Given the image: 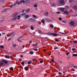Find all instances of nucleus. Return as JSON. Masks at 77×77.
Masks as SVG:
<instances>
[{
    "instance_id": "f257e3e1",
    "label": "nucleus",
    "mask_w": 77,
    "mask_h": 77,
    "mask_svg": "<svg viewBox=\"0 0 77 77\" xmlns=\"http://www.w3.org/2000/svg\"><path fill=\"white\" fill-rule=\"evenodd\" d=\"M2 62L5 63V64H8V62L7 61V60H2Z\"/></svg>"
},
{
    "instance_id": "f03ea898",
    "label": "nucleus",
    "mask_w": 77,
    "mask_h": 77,
    "mask_svg": "<svg viewBox=\"0 0 77 77\" xmlns=\"http://www.w3.org/2000/svg\"><path fill=\"white\" fill-rule=\"evenodd\" d=\"M59 3L60 4H63L64 3V0H60Z\"/></svg>"
},
{
    "instance_id": "7ed1b4c3",
    "label": "nucleus",
    "mask_w": 77,
    "mask_h": 77,
    "mask_svg": "<svg viewBox=\"0 0 77 77\" xmlns=\"http://www.w3.org/2000/svg\"><path fill=\"white\" fill-rule=\"evenodd\" d=\"M19 14V13L18 12H17L16 13H14L13 15V17H16L17 15H18Z\"/></svg>"
},
{
    "instance_id": "20e7f679",
    "label": "nucleus",
    "mask_w": 77,
    "mask_h": 77,
    "mask_svg": "<svg viewBox=\"0 0 77 77\" xmlns=\"http://www.w3.org/2000/svg\"><path fill=\"white\" fill-rule=\"evenodd\" d=\"M70 24L71 26H74V23L72 21H71L70 22Z\"/></svg>"
},
{
    "instance_id": "39448f33",
    "label": "nucleus",
    "mask_w": 77,
    "mask_h": 77,
    "mask_svg": "<svg viewBox=\"0 0 77 77\" xmlns=\"http://www.w3.org/2000/svg\"><path fill=\"white\" fill-rule=\"evenodd\" d=\"M64 14L66 15H68V14H69V12L67 11H65L64 12Z\"/></svg>"
},
{
    "instance_id": "423d86ee",
    "label": "nucleus",
    "mask_w": 77,
    "mask_h": 77,
    "mask_svg": "<svg viewBox=\"0 0 77 77\" xmlns=\"http://www.w3.org/2000/svg\"><path fill=\"white\" fill-rule=\"evenodd\" d=\"M0 65H1V66H3L5 65V63H4L2 61H1L0 63Z\"/></svg>"
},
{
    "instance_id": "0eeeda50",
    "label": "nucleus",
    "mask_w": 77,
    "mask_h": 77,
    "mask_svg": "<svg viewBox=\"0 0 77 77\" xmlns=\"http://www.w3.org/2000/svg\"><path fill=\"white\" fill-rule=\"evenodd\" d=\"M17 17H15L12 18L11 19V20H12V21H15V20H17Z\"/></svg>"
},
{
    "instance_id": "6e6552de",
    "label": "nucleus",
    "mask_w": 77,
    "mask_h": 77,
    "mask_svg": "<svg viewBox=\"0 0 77 77\" xmlns=\"http://www.w3.org/2000/svg\"><path fill=\"white\" fill-rule=\"evenodd\" d=\"M73 9H74V10H77V7L76 5H75L73 6Z\"/></svg>"
},
{
    "instance_id": "1a4fd4ad",
    "label": "nucleus",
    "mask_w": 77,
    "mask_h": 77,
    "mask_svg": "<svg viewBox=\"0 0 77 77\" xmlns=\"http://www.w3.org/2000/svg\"><path fill=\"white\" fill-rule=\"evenodd\" d=\"M60 11H64V8H60Z\"/></svg>"
},
{
    "instance_id": "9d476101",
    "label": "nucleus",
    "mask_w": 77,
    "mask_h": 77,
    "mask_svg": "<svg viewBox=\"0 0 77 77\" xmlns=\"http://www.w3.org/2000/svg\"><path fill=\"white\" fill-rule=\"evenodd\" d=\"M29 17V15H25V19H26L27 18H28V17Z\"/></svg>"
},
{
    "instance_id": "9b49d317",
    "label": "nucleus",
    "mask_w": 77,
    "mask_h": 77,
    "mask_svg": "<svg viewBox=\"0 0 77 77\" xmlns=\"http://www.w3.org/2000/svg\"><path fill=\"white\" fill-rule=\"evenodd\" d=\"M52 35H53L54 36H57V34H55L54 33H53L52 34Z\"/></svg>"
},
{
    "instance_id": "f8f14e48",
    "label": "nucleus",
    "mask_w": 77,
    "mask_h": 77,
    "mask_svg": "<svg viewBox=\"0 0 77 77\" xmlns=\"http://www.w3.org/2000/svg\"><path fill=\"white\" fill-rule=\"evenodd\" d=\"M44 14L45 15V16H47V15H48V12H47L46 13H44Z\"/></svg>"
},
{
    "instance_id": "ddd939ff",
    "label": "nucleus",
    "mask_w": 77,
    "mask_h": 77,
    "mask_svg": "<svg viewBox=\"0 0 77 77\" xmlns=\"http://www.w3.org/2000/svg\"><path fill=\"white\" fill-rule=\"evenodd\" d=\"M38 45V44L36 43V44H33L32 45L33 47H36Z\"/></svg>"
},
{
    "instance_id": "4468645a",
    "label": "nucleus",
    "mask_w": 77,
    "mask_h": 77,
    "mask_svg": "<svg viewBox=\"0 0 77 77\" xmlns=\"http://www.w3.org/2000/svg\"><path fill=\"white\" fill-rule=\"evenodd\" d=\"M23 3H25V1H24V0H21L20 1V3H23Z\"/></svg>"
},
{
    "instance_id": "2eb2a0df",
    "label": "nucleus",
    "mask_w": 77,
    "mask_h": 77,
    "mask_svg": "<svg viewBox=\"0 0 77 77\" xmlns=\"http://www.w3.org/2000/svg\"><path fill=\"white\" fill-rule=\"evenodd\" d=\"M0 47L1 48L3 49L4 48V46L3 45H1L0 46Z\"/></svg>"
},
{
    "instance_id": "dca6fc26",
    "label": "nucleus",
    "mask_w": 77,
    "mask_h": 77,
    "mask_svg": "<svg viewBox=\"0 0 77 77\" xmlns=\"http://www.w3.org/2000/svg\"><path fill=\"white\" fill-rule=\"evenodd\" d=\"M30 11V9H27L26 10V12H29V11Z\"/></svg>"
},
{
    "instance_id": "f3484780",
    "label": "nucleus",
    "mask_w": 77,
    "mask_h": 77,
    "mask_svg": "<svg viewBox=\"0 0 77 77\" xmlns=\"http://www.w3.org/2000/svg\"><path fill=\"white\" fill-rule=\"evenodd\" d=\"M24 69L26 71H28V68L27 67H25L24 68Z\"/></svg>"
},
{
    "instance_id": "a211bd4d",
    "label": "nucleus",
    "mask_w": 77,
    "mask_h": 77,
    "mask_svg": "<svg viewBox=\"0 0 77 77\" xmlns=\"http://www.w3.org/2000/svg\"><path fill=\"white\" fill-rule=\"evenodd\" d=\"M38 33H40V34H42V32H41V30H38Z\"/></svg>"
},
{
    "instance_id": "6ab92c4d",
    "label": "nucleus",
    "mask_w": 77,
    "mask_h": 77,
    "mask_svg": "<svg viewBox=\"0 0 77 77\" xmlns=\"http://www.w3.org/2000/svg\"><path fill=\"white\" fill-rule=\"evenodd\" d=\"M32 60L33 62H35V61H37V60H36V59H33Z\"/></svg>"
},
{
    "instance_id": "aec40b11",
    "label": "nucleus",
    "mask_w": 77,
    "mask_h": 77,
    "mask_svg": "<svg viewBox=\"0 0 77 77\" xmlns=\"http://www.w3.org/2000/svg\"><path fill=\"white\" fill-rule=\"evenodd\" d=\"M28 64H31L32 63V61H28L27 63Z\"/></svg>"
},
{
    "instance_id": "412c9836",
    "label": "nucleus",
    "mask_w": 77,
    "mask_h": 77,
    "mask_svg": "<svg viewBox=\"0 0 77 77\" xmlns=\"http://www.w3.org/2000/svg\"><path fill=\"white\" fill-rule=\"evenodd\" d=\"M72 57H75L76 56L77 57V54H73V55L72 56Z\"/></svg>"
},
{
    "instance_id": "4be33fe9",
    "label": "nucleus",
    "mask_w": 77,
    "mask_h": 77,
    "mask_svg": "<svg viewBox=\"0 0 77 77\" xmlns=\"http://www.w3.org/2000/svg\"><path fill=\"white\" fill-rule=\"evenodd\" d=\"M26 14V13H25L24 14H20L21 16H24V15H25Z\"/></svg>"
},
{
    "instance_id": "5701e85b",
    "label": "nucleus",
    "mask_w": 77,
    "mask_h": 77,
    "mask_svg": "<svg viewBox=\"0 0 77 77\" xmlns=\"http://www.w3.org/2000/svg\"><path fill=\"white\" fill-rule=\"evenodd\" d=\"M41 22L42 23H43V24H44V23H45L44 20L42 19L41 21Z\"/></svg>"
},
{
    "instance_id": "b1692460",
    "label": "nucleus",
    "mask_w": 77,
    "mask_h": 77,
    "mask_svg": "<svg viewBox=\"0 0 77 77\" xmlns=\"http://www.w3.org/2000/svg\"><path fill=\"white\" fill-rule=\"evenodd\" d=\"M32 20H33L32 18H30L29 19V21H32Z\"/></svg>"
},
{
    "instance_id": "393cba45",
    "label": "nucleus",
    "mask_w": 77,
    "mask_h": 77,
    "mask_svg": "<svg viewBox=\"0 0 77 77\" xmlns=\"http://www.w3.org/2000/svg\"><path fill=\"white\" fill-rule=\"evenodd\" d=\"M73 2V0H69V3H71Z\"/></svg>"
},
{
    "instance_id": "a878e982",
    "label": "nucleus",
    "mask_w": 77,
    "mask_h": 77,
    "mask_svg": "<svg viewBox=\"0 0 77 77\" xmlns=\"http://www.w3.org/2000/svg\"><path fill=\"white\" fill-rule=\"evenodd\" d=\"M20 17H21V16L20 15H19L18 16V20H20Z\"/></svg>"
},
{
    "instance_id": "bb28decb",
    "label": "nucleus",
    "mask_w": 77,
    "mask_h": 77,
    "mask_svg": "<svg viewBox=\"0 0 77 77\" xmlns=\"http://www.w3.org/2000/svg\"><path fill=\"white\" fill-rule=\"evenodd\" d=\"M10 70H11V71H13V70H14V68H13V67H11L10 68Z\"/></svg>"
},
{
    "instance_id": "cd10ccee",
    "label": "nucleus",
    "mask_w": 77,
    "mask_h": 77,
    "mask_svg": "<svg viewBox=\"0 0 77 77\" xmlns=\"http://www.w3.org/2000/svg\"><path fill=\"white\" fill-rule=\"evenodd\" d=\"M16 3L17 4V5H20V3L19 2H18V1H16Z\"/></svg>"
},
{
    "instance_id": "c85d7f7f",
    "label": "nucleus",
    "mask_w": 77,
    "mask_h": 77,
    "mask_svg": "<svg viewBox=\"0 0 77 77\" xmlns=\"http://www.w3.org/2000/svg\"><path fill=\"white\" fill-rule=\"evenodd\" d=\"M12 46L14 47H17V45H16V44H15L14 45H13Z\"/></svg>"
},
{
    "instance_id": "c756f323",
    "label": "nucleus",
    "mask_w": 77,
    "mask_h": 77,
    "mask_svg": "<svg viewBox=\"0 0 77 77\" xmlns=\"http://www.w3.org/2000/svg\"><path fill=\"white\" fill-rule=\"evenodd\" d=\"M66 21L65 20H63L62 21V22L63 23H66Z\"/></svg>"
},
{
    "instance_id": "7c9ffc66",
    "label": "nucleus",
    "mask_w": 77,
    "mask_h": 77,
    "mask_svg": "<svg viewBox=\"0 0 77 77\" xmlns=\"http://www.w3.org/2000/svg\"><path fill=\"white\" fill-rule=\"evenodd\" d=\"M30 29L31 30H33V26H30Z\"/></svg>"
},
{
    "instance_id": "2f4dec72",
    "label": "nucleus",
    "mask_w": 77,
    "mask_h": 77,
    "mask_svg": "<svg viewBox=\"0 0 77 77\" xmlns=\"http://www.w3.org/2000/svg\"><path fill=\"white\" fill-rule=\"evenodd\" d=\"M29 53L30 54H33V52L32 51H31L29 52Z\"/></svg>"
},
{
    "instance_id": "473e14b6",
    "label": "nucleus",
    "mask_w": 77,
    "mask_h": 77,
    "mask_svg": "<svg viewBox=\"0 0 77 77\" xmlns=\"http://www.w3.org/2000/svg\"><path fill=\"white\" fill-rule=\"evenodd\" d=\"M5 58H9V56H5Z\"/></svg>"
},
{
    "instance_id": "72a5a7b5",
    "label": "nucleus",
    "mask_w": 77,
    "mask_h": 77,
    "mask_svg": "<svg viewBox=\"0 0 77 77\" xmlns=\"http://www.w3.org/2000/svg\"><path fill=\"white\" fill-rule=\"evenodd\" d=\"M50 27H52V28H53L54 27V26L52 25H51L50 26Z\"/></svg>"
},
{
    "instance_id": "f704fd0d",
    "label": "nucleus",
    "mask_w": 77,
    "mask_h": 77,
    "mask_svg": "<svg viewBox=\"0 0 77 77\" xmlns=\"http://www.w3.org/2000/svg\"><path fill=\"white\" fill-rule=\"evenodd\" d=\"M45 20H46V21H48V20H49V19L47 18H45Z\"/></svg>"
},
{
    "instance_id": "c9c22d12",
    "label": "nucleus",
    "mask_w": 77,
    "mask_h": 77,
    "mask_svg": "<svg viewBox=\"0 0 77 77\" xmlns=\"http://www.w3.org/2000/svg\"><path fill=\"white\" fill-rule=\"evenodd\" d=\"M13 6H14V5H12L10 6V8H12V7H13Z\"/></svg>"
},
{
    "instance_id": "e433bc0d",
    "label": "nucleus",
    "mask_w": 77,
    "mask_h": 77,
    "mask_svg": "<svg viewBox=\"0 0 77 77\" xmlns=\"http://www.w3.org/2000/svg\"><path fill=\"white\" fill-rule=\"evenodd\" d=\"M76 50V48H72V51H75Z\"/></svg>"
},
{
    "instance_id": "4c0bfd02",
    "label": "nucleus",
    "mask_w": 77,
    "mask_h": 77,
    "mask_svg": "<svg viewBox=\"0 0 77 77\" xmlns=\"http://www.w3.org/2000/svg\"><path fill=\"white\" fill-rule=\"evenodd\" d=\"M51 61L53 63H54V60H53V59H51Z\"/></svg>"
},
{
    "instance_id": "58836bf2",
    "label": "nucleus",
    "mask_w": 77,
    "mask_h": 77,
    "mask_svg": "<svg viewBox=\"0 0 77 77\" xmlns=\"http://www.w3.org/2000/svg\"><path fill=\"white\" fill-rule=\"evenodd\" d=\"M32 16L33 17H34V18H36L37 17L36 16H35L34 14H33Z\"/></svg>"
},
{
    "instance_id": "ea45409f",
    "label": "nucleus",
    "mask_w": 77,
    "mask_h": 77,
    "mask_svg": "<svg viewBox=\"0 0 77 77\" xmlns=\"http://www.w3.org/2000/svg\"><path fill=\"white\" fill-rule=\"evenodd\" d=\"M33 50H34V51H38V49L37 48L34 49H33Z\"/></svg>"
},
{
    "instance_id": "a19ab883",
    "label": "nucleus",
    "mask_w": 77,
    "mask_h": 77,
    "mask_svg": "<svg viewBox=\"0 0 77 77\" xmlns=\"http://www.w3.org/2000/svg\"><path fill=\"white\" fill-rule=\"evenodd\" d=\"M59 20H60V21H61V20H62V18H60V17L58 18Z\"/></svg>"
},
{
    "instance_id": "79ce46f5",
    "label": "nucleus",
    "mask_w": 77,
    "mask_h": 77,
    "mask_svg": "<svg viewBox=\"0 0 77 77\" xmlns=\"http://www.w3.org/2000/svg\"><path fill=\"white\" fill-rule=\"evenodd\" d=\"M8 8H6L4 10V11L5 12H6V11H7V10H8Z\"/></svg>"
},
{
    "instance_id": "37998d69",
    "label": "nucleus",
    "mask_w": 77,
    "mask_h": 77,
    "mask_svg": "<svg viewBox=\"0 0 77 77\" xmlns=\"http://www.w3.org/2000/svg\"><path fill=\"white\" fill-rule=\"evenodd\" d=\"M58 74L60 75H62V73H61V72H59Z\"/></svg>"
},
{
    "instance_id": "c03bdc74",
    "label": "nucleus",
    "mask_w": 77,
    "mask_h": 77,
    "mask_svg": "<svg viewBox=\"0 0 77 77\" xmlns=\"http://www.w3.org/2000/svg\"><path fill=\"white\" fill-rule=\"evenodd\" d=\"M13 34H14L13 33H11L9 35L10 36H11V35H13Z\"/></svg>"
},
{
    "instance_id": "a18cd8bd",
    "label": "nucleus",
    "mask_w": 77,
    "mask_h": 77,
    "mask_svg": "<svg viewBox=\"0 0 77 77\" xmlns=\"http://www.w3.org/2000/svg\"><path fill=\"white\" fill-rule=\"evenodd\" d=\"M21 64L23 65H24V62H22Z\"/></svg>"
},
{
    "instance_id": "49530a36",
    "label": "nucleus",
    "mask_w": 77,
    "mask_h": 77,
    "mask_svg": "<svg viewBox=\"0 0 77 77\" xmlns=\"http://www.w3.org/2000/svg\"><path fill=\"white\" fill-rule=\"evenodd\" d=\"M24 11H25V10H23L22 11V13H24Z\"/></svg>"
},
{
    "instance_id": "de8ad7c7",
    "label": "nucleus",
    "mask_w": 77,
    "mask_h": 77,
    "mask_svg": "<svg viewBox=\"0 0 77 77\" xmlns=\"http://www.w3.org/2000/svg\"><path fill=\"white\" fill-rule=\"evenodd\" d=\"M37 6H38V5H37L35 4L34 5V7H37Z\"/></svg>"
},
{
    "instance_id": "09e8293b",
    "label": "nucleus",
    "mask_w": 77,
    "mask_h": 77,
    "mask_svg": "<svg viewBox=\"0 0 77 77\" xmlns=\"http://www.w3.org/2000/svg\"><path fill=\"white\" fill-rule=\"evenodd\" d=\"M55 41L57 42H59V40H58V39H55Z\"/></svg>"
},
{
    "instance_id": "8fccbe9b",
    "label": "nucleus",
    "mask_w": 77,
    "mask_h": 77,
    "mask_svg": "<svg viewBox=\"0 0 77 77\" xmlns=\"http://www.w3.org/2000/svg\"><path fill=\"white\" fill-rule=\"evenodd\" d=\"M73 42L74 43H77V41H73Z\"/></svg>"
},
{
    "instance_id": "3c124183",
    "label": "nucleus",
    "mask_w": 77,
    "mask_h": 77,
    "mask_svg": "<svg viewBox=\"0 0 77 77\" xmlns=\"http://www.w3.org/2000/svg\"><path fill=\"white\" fill-rule=\"evenodd\" d=\"M69 54V52L67 53H66V55L67 56H68V54Z\"/></svg>"
},
{
    "instance_id": "603ef678",
    "label": "nucleus",
    "mask_w": 77,
    "mask_h": 77,
    "mask_svg": "<svg viewBox=\"0 0 77 77\" xmlns=\"http://www.w3.org/2000/svg\"><path fill=\"white\" fill-rule=\"evenodd\" d=\"M33 21H35V20L34 19H32V22H33Z\"/></svg>"
},
{
    "instance_id": "864d4df0",
    "label": "nucleus",
    "mask_w": 77,
    "mask_h": 77,
    "mask_svg": "<svg viewBox=\"0 0 77 77\" xmlns=\"http://www.w3.org/2000/svg\"><path fill=\"white\" fill-rule=\"evenodd\" d=\"M56 49H58V48L56 47L54 48V50H56Z\"/></svg>"
},
{
    "instance_id": "5fc2aeb1",
    "label": "nucleus",
    "mask_w": 77,
    "mask_h": 77,
    "mask_svg": "<svg viewBox=\"0 0 77 77\" xmlns=\"http://www.w3.org/2000/svg\"><path fill=\"white\" fill-rule=\"evenodd\" d=\"M47 34L49 35H51V33H50V32H48L47 33Z\"/></svg>"
},
{
    "instance_id": "6e6d98bb",
    "label": "nucleus",
    "mask_w": 77,
    "mask_h": 77,
    "mask_svg": "<svg viewBox=\"0 0 77 77\" xmlns=\"http://www.w3.org/2000/svg\"><path fill=\"white\" fill-rule=\"evenodd\" d=\"M17 40L18 41H19L20 42H22V41H21V40H19V39H17Z\"/></svg>"
},
{
    "instance_id": "4d7b16f0",
    "label": "nucleus",
    "mask_w": 77,
    "mask_h": 77,
    "mask_svg": "<svg viewBox=\"0 0 77 77\" xmlns=\"http://www.w3.org/2000/svg\"><path fill=\"white\" fill-rule=\"evenodd\" d=\"M2 35H5L6 33L5 32H2Z\"/></svg>"
},
{
    "instance_id": "13d9d810",
    "label": "nucleus",
    "mask_w": 77,
    "mask_h": 77,
    "mask_svg": "<svg viewBox=\"0 0 77 77\" xmlns=\"http://www.w3.org/2000/svg\"><path fill=\"white\" fill-rule=\"evenodd\" d=\"M11 38H10L8 39V41H10L11 39Z\"/></svg>"
},
{
    "instance_id": "bf43d9fd",
    "label": "nucleus",
    "mask_w": 77,
    "mask_h": 77,
    "mask_svg": "<svg viewBox=\"0 0 77 77\" xmlns=\"http://www.w3.org/2000/svg\"><path fill=\"white\" fill-rule=\"evenodd\" d=\"M23 38V36H22L20 37H19V39H20V38Z\"/></svg>"
},
{
    "instance_id": "052dcab7",
    "label": "nucleus",
    "mask_w": 77,
    "mask_h": 77,
    "mask_svg": "<svg viewBox=\"0 0 77 77\" xmlns=\"http://www.w3.org/2000/svg\"><path fill=\"white\" fill-rule=\"evenodd\" d=\"M57 32H57V31H54V33H55V32H56V33H57Z\"/></svg>"
},
{
    "instance_id": "680f3d73",
    "label": "nucleus",
    "mask_w": 77,
    "mask_h": 77,
    "mask_svg": "<svg viewBox=\"0 0 77 77\" xmlns=\"http://www.w3.org/2000/svg\"><path fill=\"white\" fill-rule=\"evenodd\" d=\"M57 13L58 14H60V12H57Z\"/></svg>"
},
{
    "instance_id": "e2e57ef3",
    "label": "nucleus",
    "mask_w": 77,
    "mask_h": 77,
    "mask_svg": "<svg viewBox=\"0 0 77 77\" xmlns=\"http://www.w3.org/2000/svg\"><path fill=\"white\" fill-rule=\"evenodd\" d=\"M43 62L42 61H40V63H42Z\"/></svg>"
},
{
    "instance_id": "0e129e2a",
    "label": "nucleus",
    "mask_w": 77,
    "mask_h": 77,
    "mask_svg": "<svg viewBox=\"0 0 77 77\" xmlns=\"http://www.w3.org/2000/svg\"><path fill=\"white\" fill-rule=\"evenodd\" d=\"M61 34H63V35H65V33H63V32H62V33H61Z\"/></svg>"
},
{
    "instance_id": "69168bd1",
    "label": "nucleus",
    "mask_w": 77,
    "mask_h": 77,
    "mask_svg": "<svg viewBox=\"0 0 77 77\" xmlns=\"http://www.w3.org/2000/svg\"><path fill=\"white\" fill-rule=\"evenodd\" d=\"M31 43H32V41H30L29 43H31Z\"/></svg>"
},
{
    "instance_id": "338daca9",
    "label": "nucleus",
    "mask_w": 77,
    "mask_h": 77,
    "mask_svg": "<svg viewBox=\"0 0 77 77\" xmlns=\"http://www.w3.org/2000/svg\"><path fill=\"white\" fill-rule=\"evenodd\" d=\"M73 67H74V68H76V66H73Z\"/></svg>"
},
{
    "instance_id": "774afa93",
    "label": "nucleus",
    "mask_w": 77,
    "mask_h": 77,
    "mask_svg": "<svg viewBox=\"0 0 77 77\" xmlns=\"http://www.w3.org/2000/svg\"><path fill=\"white\" fill-rule=\"evenodd\" d=\"M72 71H75V70L74 69H72Z\"/></svg>"
}]
</instances>
